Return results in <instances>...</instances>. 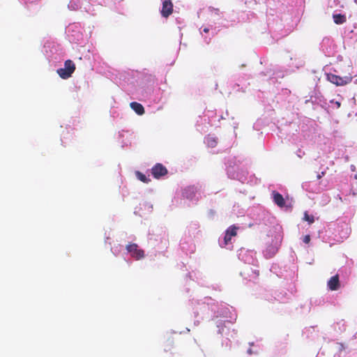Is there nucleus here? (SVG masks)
Instances as JSON below:
<instances>
[{
    "instance_id": "nucleus-13",
    "label": "nucleus",
    "mask_w": 357,
    "mask_h": 357,
    "mask_svg": "<svg viewBox=\"0 0 357 357\" xmlns=\"http://www.w3.org/2000/svg\"><path fill=\"white\" fill-rule=\"evenodd\" d=\"M310 236L307 234L304 236L303 241L305 243L308 244L310 242Z\"/></svg>"
},
{
    "instance_id": "nucleus-9",
    "label": "nucleus",
    "mask_w": 357,
    "mask_h": 357,
    "mask_svg": "<svg viewBox=\"0 0 357 357\" xmlns=\"http://www.w3.org/2000/svg\"><path fill=\"white\" fill-rule=\"evenodd\" d=\"M130 107L138 114V115H142L144 114V108L143 105L139 102H132L130 103Z\"/></svg>"
},
{
    "instance_id": "nucleus-17",
    "label": "nucleus",
    "mask_w": 357,
    "mask_h": 357,
    "mask_svg": "<svg viewBox=\"0 0 357 357\" xmlns=\"http://www.w3.org/2000/svg\"><path fill=\"white\" fill-rule=\"evenodd\" d=\"M321 177V175H318V176H317V178H320Z\"/></svg>"
},
{
    "instance_id": "nucleus-7",
    "label": "nucleus",
    "mask_w": 357,
    "mask_h": 357,
    "mask_svg": "<svg viewBox=\"0 0 357 357\" xmlns=\"http://www.w3.org/2000/svg\"><path fill=\"white\" fill-rule=\"evenodd\" d=\"M327 285L328 289L331 291L337 290L340 287L338 275L331 277L328 281Z\"/></svg>"
},
{
    "instance_id": "nucleus-2",
    "label": "nucleus",
    "mask_w": 357,
    "mask_h": 357,
    "mask_svg": "<svg viewBox=\"0 0 357 357\" xmlns=\"http://www.w3.org/2000/svg\"><path fill=\"white\" fill-rule=\"evenodd\" d=\"M326 77L328 81L338 86H344L349 84L353 79L352 76L351 75L340 77L333 73H328Z\"/></svg>"
},
{
    "instance_id": "nucleus-4",
    "label": "nucleus",
    "mask_w": 357,
    "mask_h": 357,
    "mask_svg": "<svg viewBox=\"0 0 357 357\" xmlns=\"http://www.w3.org/2000/svg\"><path fill=\"white\" fill-rule=\"evenodd\" d=\"M167 169L161 163H156L151 169V174L156 179L167 175Z\"/></svg>"
},
{
    "instance_id": "nucleus-10",
    "label": "nucleus",
    "mask_w": 357,
    "mask_h": 357,
    "mask_svg": "<svg viewBox=\"0 0 357 357\" xmlns=\"http://www.w3.org/2000/svg\"><path fill=\"white\" fill-rule=\"evenodd\" d=\"M333 18L334 22L336 24H342L345 23L347 21L346 15L340 14V13L334 14L333 15Z\"/></svg>"
},
{
    "instance_id": "nucleus-16",
    "label": "nucleus",
    "mask_w": 357,
    "mask_h": 357,
    "mask_svg": "<svg viewBox=\"0 0 357 357\" xmlns=\"http://www.w3.org/2000/svg\"><path fill=\"white\" fill-rule=\"evenodd\" d=\"M89 1H92V2H96L98 0H89Z\"/></svg>"
},
{
    "instance_id": "nucleus-18",
    "label": "nucleus",
    "mask_w": 357,
    "mask_h": 357,
    "mask_svg": "<svg viewBox=\"0 0 357 357\" xmlns=\"http://www.w3.org/2000/svg\"><path fill=\"white\" fill-rule=\"evenodd\" d=\"M354 177L356 179H357V174H356Z\"/></svg>"
},
{
    "instance_id": "nucleus-14",
    "label": "nucleus",
    "mask_w": 357,
    "mask_h": 357,
    "mask_svg": "<svg viewBox=\"0 0 357 357\" xmlns=\"http://www.w3.org/2000/svg\"><path fill=\"white\" fill-rule=\"evenodd\" d=\"M335 105L337 106V108H340V106H341V103L340 102H338V101L335 102Z\"/></svg>"
},
{
    "instance_id": "nucleus-5",
    "label": "nucleus",
    "mask_w": 357,
    "mask_h": 357,
    "mask_svg": "<svg viewBox=\"0 0 357 357\" xmlns=\"http://www.w3.org/2000/svg\"><path fill=\"white\" fill-rule=\"evenodd\" d=\"M238 229V227L235 225H231L226 230L223 243L221 244L222 247H225L230 243L231 238L237 235Z\"/></svg>"
},
{
    "instance_id": "nucleus-8",
    "label": "nucleus",
    "mask_w": 357,
    "mask_h": 357,
    "mask_svg": "<svg viewBox=\"0 0 357 357\" xmlns=\"http://www.w3.org/2000/svg\"><path fill=\"white\" fill-rule=\"evenodd\" d=\"M273 202L275 204H277L279 207L282 208L285 205V201L283 196L277 191H273L272 192Z\"/></svg>"
},
{
    "instance_id": "nucleus-15",
    "label": "nucleus",
    "mask_w": 357,
    "mask_h": 357,
    "mask_svg": "<svg viewBox=\"0 0 357 357\" xmlns=\"http://www.w3.org/2000/svg\"><path fill=\"white\" fill-rule=\"evenodd\" d=\"M203 31L205 33H208L209 31V29L206 27L203 29Z\"/></svg>"
},
{
    "instance_id": "nucleus-3",
    "label": "nucleus",
    "mask_w": 357,
    "mask_h": 357,
    "mask_svg": "<svg viewBox=\"0 0 357 357\" xmlns=\"http://www.w3.org/2000/svg\"><path fill=\"white\" fill-rule=\"evenodd\" d=\"M127 251L130 254L131 257L136 260H139L145 257L144 251L139 249L136 243H129L126 245Z\"/></svg>"
},
{
    "instance_id": "nucleus-12",
    "label": "nucleus",
    "mask_w": 357,
    "mask_h": 357,
    "mask_svg": "<svg viewBox=\"0 0 357 357\" xmlns=\"http://www.w3.org/2000/svg\"><path fill=\"white\" fill-rule=\"evenodd\" d=\"M303 220L308 222L309 224H312L314 222V216L310 215L306 211L304 213Z\"/></svg>"
},
{
    "instance_id": "nucleus-11",
    "label": "nucleus",
    "mask_w": 357,
    "mask_h": 357,
    "mask_svg": "<svg viewBox=\"0 0 357 357\" xmlns=\"http://www.w3.org/2000/svg\"><path fill=\"white\" fill-rule=\"evenodd\" d=\"M135 174L137 178L143 183H148L151 181L150 178L146 176V175L139 171L136 172Z\"/></svg>"
},
{
    "instance_id": "nucleus-6",
    "label": "nucleus",
    "mask_w": 357,
    "mask_h": 357,
    "mask_svg": "<svg viewBox=\"0 0 357 357\" xmlns=\"http://www.w3.org/2000/svg\"><path fill=\"white\" fill-rule=\"evenodd\" d=\"M173 3L171 0H165L162 3L161 15L164 17H168L173 13Z\"/></svg>"
},
{
    "instance_id": "nucleus-1",
    "label": "nucleus",
    "mask_w": 357,
    "mask_h": 357,
    "mask_svg": "<svg viewBox=\"0 0 357 357\" xmlns=\"http://www.w3.org/2000/svg\"><path fill=\"white\" fill-rule=\"evenodd\" d=\"M75 70V65L73 61L68 59L64 63V68H59L56 70L58 75L62 79H68L71 77L72 74Z\"/></svg>"
}]
</instances>
